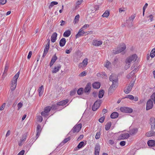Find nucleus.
Here are the masks:
<instances>
[{"mask_svg": "<svg viewBox=\"0 0 155 155\" xmlns=\"http://www.w3.org/2000/svg\"><path fill=\"white\" fill-rule=\"evenodd\" d=\"M92 85L94 88L98 89L100 87L101 84L99 82H95Z\"/></svg>", "mask_w": 155, "mask_h": 155, "instance_id": "23", "label": "nucleus"}, {"mask_svg": "<svg viewBox=\"0 0 155 155\" xmlns=\"http://www.w3.org/2000/svg\"><path fill=\"white\" fill-rule=\"evenodd\" d=\"M119 62L118 61L117 58H115L113 62V64L114 66L115 67H117L119 65Z\"/></svg>", "mask_w": 155, "mask_h": 155, "instance_id": "30", "label": "nucleus"}, {"mask_svg": "<svg viewBox=\"0 0 155 155\" xmlns=\"http://www.w3.org/2000/svg\"><path fill=\"white\" fill-rule=\"evenodd\" d=\"M5 103H3V104L0 107V110H3L5 107Z\"/></svg>", "mask_w": 155, "mask_h": 155, "instance_id": "62", "label": "nucleus"}, {"mask_svg": "<svg viewBox=\"0 0 155 155\" xmlns=\"http://www.w3.org/2000/svg\"><path fill=\"white\" fill-rule=\"evenodd\" d=\"M51 109V107H50L49 106H48V107H46L44 109V111L45 112H46L47 113H48V112H49Z\"/></svg>", "mask_w": 155, "mask_h": 155, "instance_id": "39", "label": "nucleus"}, {"mask_svg": "<svg viewBox=\"0 0 155 155\" xmlns=\"http://www.w3.org/2000/svg\"><path fill=\"white\" fill-rule=\"evenodd\" d=\"M91 83H87L84 88V92L86 93L88 92L89 91H90L91 88Z\"/></svg>", "mask_w": 155, "mask_h": 155, "instance_id": "16", "label": "nucleus"}, {"mask_svg": "<svg viewBox=\"0 0 155 155\" xmlns=\"http://www.w3.org/2000/svg\"><path fill=\"white\" fill-rule=\"evenodd\" d=\"M135 17V16L134 15H132L129 18V19L127 20H129L130 21H132V22H133V20L134 19Z\"/></svg>", "mask_w": 155, "mask_h": 155, "instance_id": "49", "label": "nucleus"}, {"mask_svg": "<svg viewBox=\"0 0 155 155\" xmlns=\"http://www.w3.org/2000/svg\"><path fill=\"white\" fill-rule=\"evenodd\" d=\"M110 81L112 82V84H118V78L117 75L114 74H112L109 77Z\"/></svg>", "mask_w": 155, "mask_h": 155, "instance_id": "4", "label": "nucleus"}, {"mask_svg": "<svg viewBox=\"0 0 155 155\" xmlns=\"http://www.w3.org/2000/svg\"><path fill=\"white\" fill-rule=\"evenodd\" d=\"M83 0H78L77 1L76 3V8H77L78 6L80 5L82 2Z\"/></svg>", "mask_w": 155, "mask_h": 155, "instance_id": "41", "label": "nucleus"}, {"mask_svg": "<svg viewBox=\"0 0 155 155\" xmlns=\"http://www.w3.org/2000/svg\"><path fill=\"white\" fill-rule=\"evenodd\" d=\"M38 91L39 93V96L42 95L44 92L43 87V85L40 87L38 89Z\"/></svg>", "mask_w": 155, "mask_h": 155, "instance_id": "28", "label": "nucleus"}, {"mask_svg": "<svg viewBox=\"0 0 155 155\" xmlns=\"http://www.w3.org/2000/svg\"><path fill=\"white\" fill-rule=\"evenodd\" d=\"M150 99L153 101L154 103L155 104V92L153 93L151 96Z\"/></svg>", "mask_w": 155, "mask_h": 155, "instance_id": "40", "label": "nucleus"}, {"mask_svg": "<svg viewBox=\"0 0 155 155\" xmlns=\"http://www.w3.org/2000/svg\"><path fill=\"white\" fill-rule=\"evenodd\" d=\"M58 58L56 56V55L55 54L52 58L51 61L50 62V67H51V66L53 65L54 63V62L55 61L57 60V59Z\"/></svg>", "mask_w": 155, "mask_h": 155, "instance_id": "18", "label": "nucleus"}, {"mask_svg": "<svg viewBox=\"0 0 155 155\" xmlns=\"http://www.w3.org/2000/svg\"><path fill=\"white\" fill-rule=\"evenodd\" d=\"M104 94V91L103 90H101L99 93L98 97L101 98L102 97Z\"/></svg>", "mask_w": 155, "mask_h": 155, "instance_id": "36", "label": "nucleus"}, {"mask_svg": "<svg viewBox=\"0 0 155 155\" xmlns=\"http://www.w3.org/2000/svg\"><path fill=\"white\" fill-rule=\"evenodd\" d=\"M110 15V12L109 11H106L103 14L102 16L104 17H108Z\"/></svg>", "mask_w": 155, "mask_h": 155, "instance_id": "37", "label": "nucleus"}, {"mask_svg": "<svg viewBox=\"0 0 155 155\" xmlns=\"http://www.w3.org/2000/svg\"><path fill=\"white\" fill-rule=\"evenodd\" d=\"M119 11L120 13H121L123 12H124L125 11V8H120L119 9Z\"/></svg>", "mask_w": 155, "mask_h": 155, "instance_id": "55", "label": "nucleus"}, {"mask_svg": "<svg viewBox=\"0 0 155 155\" xmlns=\"http://www.w3.org/2000/svg\"><path fill=\"white\" fill-rule=\"evenodd\" d=\"M89 25L88 24H85L84 25L82 28H81L82 29H85V28H87L89 27Z\"/></svg>", "mask_w": 155, "mask_h": 155, "instance_id": "59", "label": "nucleus"}, {"mask_svg": "<svg viewBox=\"0 0 155 155\" xmlns=\"http://www.w3.org/2000/svg\"><path fill=\"white\" fill-rule=\"evenodd\" d=\"M130 137L129 134L125 133L121 134L118 137V139L119 140L127 139Z\"/></svg>", "mask_w": 155, "mask_h": 155, "instance_id": "13", "label": "nucleus"}, {"mask_svg": "<svg viewBox=\"0 0 155 155\" xmlns=\"http://www.w3.org/2000/svg\"><path fill=\"white\" fill-rule=\"evenodd\" d=\"M7 2L6 0H0V5H1L5 4Z\"/></svg>", "mask_w": 155, "mask_h": 155, "instance_id": "52", "label": "nucleus"}, {"mask_svg": "<svg viewBox=\"0 0 155 155\" xmlns=\"http://www.w3.org/2000/svg\"><path fill=\"white\" fill-rule=\"evenodd\" d=\"M101 101L100 100H97L94 104L92 106V109L93 111L96 110L100 107Z\"/></svg>", "mask_w": 155, "mask_h": 155, "instance_id": "7", "label": "nucleus"}, {"mask_svg": "<svg viewBox=\"0 0 155 155\" xmlns=\"http://www.w3.org/2000/svg\"><path fill=\"white\" fill-rule=\"evenodd\" d=\"M88 60L87 58L84 59L82 62L79 63L78 67L79 68H83L86 67L88 63Z\"/></svg>", "mask_w": 155, "mask_h": 155, "instance_id": "11", "label": "nucleus"}, {"mask_svg": "<svg viewBox=\"0 0 155 155\" xmlns=\"http://www.w3.org/2000/svg\"><path fill=\"white\" fill-rule=\"evenodd\" d=\"M125 143L126 142L125 141H123L120 142V144L121 146H123L125 145Z\"/></svg>", "mask_w": 155, "mask_h": 155, "instance_id": "60", "label": "nucleus"}, {"mask_svg": "<svg viewBox=\"0 0 155 155\" xmlns=\"http://www.w3.org/2000/svg\"><path fill=\"white\" fill-rule=\"evenodd\" d=\"M135 81H134L133 82L131 83L129 85L124 89V91L126 94H128L130 92L134 85Z\"/></svg>", "mask_w": 155, "mask_h": 155, "instance_id": "6", "label": "nucleus"}, {"mask_svg": "<svg viewBox=\"0 0 155 155\" xmlns=\"http://www.w3.org/2000/svg\"><path fill=\"white\" fill-rule=\"evenodd\" d=\"M125 98H129L131 100H133L134 99V97L131 95H129L127 96Z\"/></svg>", "mask_w": 155, "mask_h": 155, "instance_id": "46", "label": "nucleus"}, {"mask_svg": "<svg viewBox=\"0 0 155 155\" xmlns=\"http://www.w3.org/2000/svg\"><path fill=\"white\" fill-rule=\"evenodd\" d=\"M48 42L47 43L44 49V52L45 53H47L49 48V44H50V40L48 39Z\"/></svg>", "mask_w": 155, "mask_h": 155, "instance_id": "20", "label": "nucleus"}, {"mask_svg": "<svg viewBox=\"0 0 155 155\" xmlns=\"http://www.w3.org/2000/svg\"><path fill=\"white\" fill-rule=\"evenodd\" d=\"M137 56L136 54H134L127 57L125 61L124 68L126 70L130 66L131 63L134 62L137 59Z\"/></svg>", "mask_w": 155, "mask_h": 155, "instance_id": "1", "label": "nucleus"}, {"mask_svg": "<svg viewBox=\"0 0 155 155\" xmlns=\"http://www.w3.org/2000/svg\"><path fill=\"white\" fill-rule=\"evenodd\" d=\"M23 104L22 103L20 102L18 104L17 106L18 107V110L20 109L22 106Z\"/></svg>", "mask_w": 155, "mask_h": 155, "instance_id": "54", "label": "nucleus"}, {"mask_svg": "<svg viewBox=\"0 0 155 155\" xmlns=\"http://www.w3.org/2000/svg\"><path fill=\"white\" fill-rule=\"evenodd\" d=\"M147 144L149 146H154L155 145V141L153 140H149L148 141Z\"/></svg>", "mask_w": 155, "mask_h": 155, "instance_id": "29", "label": "nucleus"}, {"mask_svg": "<svg viewBox=\"0 0 155 155\" xmlns=\"http://www.w3.org/2000/svg\"><path fill=\"white\" fill-rule=\"evenodd\" d=\"M25 151L24 150H21L17 155H23L25 153Z\"/></svg>", "mask_w": 155, "mask_h": 155, "instance_id": "57", "label": "nucleus"}, {"mask_svg": "<svg viewBox=\"0 0 155 155\" xmlns=\"http://www.w3.org/2000/svg\"><path fill=\"white\" fill-rule=\"evenodd\" d=\"M126 23L127 24L126 26L128 28H131L133 25V23L132 21L129 20H127Z\"/></svg>", "mask_w": 155, "mask_h": 155, "instance_id": "27", "label": "nucleus"}, {"mask_svg": "<svg viewBox=\"0 0 155 155\" xmlns=\"http://www.w3.org/2000/svg\"><path fill=\"white\" fill-rule=\"evenodd\" d=\"M153 106V102L150 99L148 100L146 104V109L147 110H148L151 109Z\"/></svg>", "mask_w": 155, "mask_h": 155, "instance_id": "9", "label": "nucleus"}, {"mask_svg": "<svg viewBox=\"0 0 155 155\" xmlns=\"http://www.w3.org/2000/svg\"><path fill=\"white\" fill-rule=\"evenodd\" d=\"M68 102V100L66 99L65 100H64L61 101L60 102L57 103V104L58 105L62 106L66 104Z\"/></svg>", "mask_w": 155, "mask_h": 155, "instance_id": "21", "label": "nucleus"}, {"mask_svg": "<svg viewBox=\"0 0 155 155\" xmlns=\"http://www.w3.org/2000/svg\"><path fill=\"white\" fill-rule=\"evenodd\" d=\"M118 84H112L108 90L109 94H112L116 90L118 86Z\"/></svg>", "mask_w": 155, "mask_h": 155, "instance_id": "8", "label": "nucleus"}, {"mask_svg": "<svg viewBox=\"0 0 155 155\" xmlns=\"http://www.w3.org/2000/svg\"><path fill=\"white\" fill-rule=\"evenodd\" d=\"M77 91V90L75 89H73L71 91L70 93V95L71 96L74 95L76 93Z\"/></svg>", "mask_w": 155, "mask_h": 155, "instance_id": "43", "label": "nucleus"}, {"mask_svg": "<svg viewBox=\"0 0 155 155\" xmlns=\"http://www.w3.org/2000/svg\"><path fill=\"white\" fill-rule=\"evenodd\" d=\"M43 120L42 117L41 116H39L38 117V120L39 122H41Z\"/></svg>", "mask_w": 155, "mask_h": 155, "instance_id": "56", "label": "nucleus"}, {"mask_svg": "<svg viewBox=\"0 0 155 155\" xmlns=\"http://www.w3.org/2000/svg\"><path fill=\"white\" fill-rule=\"evenodd\" d=\"M84 144V142L83 141L80 142L77 146L78 148L79 149L81 148L83 146Z\"/></svg>", "mask_w": 155, "mask_h": 155, "instance_id": "45", "label": "nucleus"}, {"mask_svg": "<svg viewBox=\"0 0 155 155\" xmlns=\"http://www.w3.org/2000/svg\"><path fill=\"white\" fill-rule=\"evenodd\" d=\"M150 124L151 125V128L152 130L155 129V119L154 117H151L150 120Z\"/></svg>", "mask_w": 155, "mask_h": 155, "instance_id": "12", "label": "nucleus"}, {"mask_svg": "<svg viewBox=\"0 0 155 155\" xmlns=\"http://www.w3.org/2000/svg\"><path fill=\"white\" fill-rule=\"evenodd\" d=\"M70 140V137H68L64 140L62 141V143H66L69 140Z\"/></svg>", "mask_w": 155, "mask_h": 155, "instance_id": "48", "label": "nucleus"}, {"mask_svg": "<svg viewBox=\"0 0 155 155\" xmlns=\"http://www.w3.org/2000/svg\"><path fill=\"white\" fill-rule=\"evenodd\" d=\"M61 67L60 65H59L57 67H55L54 70L52 71V72L54 73H56L57 72Z\"/></svg>", "mask_w": 155, "mask_h": 155, "instance_id": "33", "label": "nucleus"}, {"mask_svg": "<svg viewBox=\"0 0 155 155\" xmlns=\"http://www.w3.org/2000/svg\"><path fill=\"white\" fill-rule=\"evenodd\" d=\"M19 71L18 72L14 77L13 80L11 81L12 86L11 87L10 89L13 91L15 89L17 83V80L19 75Z\"/></svg>", "mask_w": 155, "mask_h": 155, "instance_id": "2", "label": "nucleus"}, {"mask_svg": "<svg viewBox=\"0 0 155 155\" xmlns=\"http://www.w3.org/2000/svg\"><path fill=\"white\" fill-rule=\"evenodd\" d=\"M41 131V126L40 125H38L37 127V134L36 136L37 137V138L39 135Z\"/></svg>", "mask_w": 155, "mask_h": 155, "instance_id": "22", "label": "nucleus"}, {"mask_svg": "<svg viewBox=\"0 0 155 155\" xmlns=\"http://www.w3.org/2000/svg\"><path fill=\"white\" fill-rule=\"evenodd\" d=\"M48 113L45 111H42L41 113V115L42 116L44 117H47L48 116Z\"/></svg>", "mask_w": 155, "mask_h": 155, "instance_id": "47", "label": "nucleus"}, {"mask_svg": "<svg viewBox=\"0 0 155 155\" xmlns=\"http://www.w3.org/2000/svg\"><path fill=\"white\" fill-rule=\"evenodd\" d=\"M71 31L70 30H68L64 32L63 34V36L64 37H68L70 35Z\"/></svg>", "mask_w": 155, "mask_h": 155, "instance_id": "31", "label": "nucleus"}, {"mask_svg": "<svg viewBox=\"0 0 155 155\" xmlns=\"http://www.w3.org/2000/svg\"><path fill=\"white\" fill-rule=\"evenodd\" d=\"M79 17L80 16L79 15H77L75 16L74 21V24L78 22Z\"/></svg>", "mask_w": 155, "mask_h": 155, "instance_id": "38", "label": "nucleus"}, {"mask_svg": "<svg viewBox=\"0 0 155 155\" xmlns=\"http://www.w3.org/2000/svg\"><path fill=\"white\" fill-rule=\"evenodd\" d=\"M150 56L152 58H153L155 56V48L151 51Z\"/></svg>", "mask_w": 155, "mask_h": 155, "instance_id": "34", "label": "nucleus"}, {"mask_svg": "<svg viewBox=\"0 0 155 155\" xmlns=\"http://www.w3.org/2000/svg\"><path fill=\"white\" fill-rule=\"evenodd\" d=\"M126 48L125 44L123 43L118 48L117 50H113V53L114 54H117L124 51Z\"/></svg>", "mask_w": 155, "mask_h": 155, "instance_id": "3", "label": "nucleus"}, {"mask_svg": "<svg viewBox=\"0 0 155 155\" xmlns=\"http://www.w3.org/2000/svg\"><path fill=\"white\" fill-rule=\"evenodd\" d=\"M111 125V122L108 123L106 125L105 127V129L106 130H108L110 128Z\"/></svg>", "mask_w": 155, "mask_h": 155, "instance_id": "35", "label": "nucleus"}, {"mask_svg": "<svg viewBox=\"0 0 155 155\" xmlns=\"http://www.w3.org/2000/svg\"><path fill=\"white\" fill-rule=\"evenodd\" d=\"M111 64V63L109 61H107L106 63L104 65V66L107 68H110V65Z\"/></svg>", "mask_w": 155, "mask_h": 155, "instance_id": "42", "label": "nucleus"}, {"mask_svg": "<svg viewBox=\"0 0 155 155\" xmlns=\"http://www.w3.org/2000/svg\"><path fill=\"white\" fill-rule=\"evenodd\" d=\"M102 44L101 41L98 40H94L93 41L92 44L95 46H98L101 45Z\"/></svg>", "mask_w": 155, "mask_h": 155, "instance_id": "14", "label": "nucleus"}, {"mask_svg": "<svg viewBox=\"0 0 155 155\" xmlns=\"http://www.w3.org/2000/svg\"><path fill=\"white\" fill-rule=\"evenodd\" d=\"M84 31L83 30V29L81 28L80 29L78 33L76 35V38H78L80 36H82L83 35V34L85 33Z\"/></svg>", "mask_w": 155, "mask_h": 155, "instance_id": "17", "label": "nucleus"}, {"mask_svg": "<svg viewBox=\"0 0 155 155\" xmlns=\"http://www.w3.org/2000/svg\"><path fill=\"white\" fill-rule=\"evenodd\" d=\"M104 118H105L104 117H101L99 120V122L100 123H103L104 120Z\"/></svg>", "mask_w": 155, "mask_h": 155, "instance_id": "53", "label": "nucleus"}, {"mask_svg": "<svg viewBox=\"0 0 155 155\" xmlns=\"http://www.w3.org/2000/svg\"><path fill=\"white\" fill-rule=\"evenodd\" d=\"M100 132L97 133L96 136L95 138L96 139H98L99 138L100 136Z\"/></svg>", "mask_w": 155, "mask_h": 155, "instance_id": "50", "label": "nucleus"}, {"mask_svg": "<svg viewBox=\"0 0 155 155\" xmlns=\"http://www.w3.org/2000/svg\"><path fill=\"white\" fill-rule=\"evenodd\" d=\"M27 133H25L24 134L22 137L21 139V142H23L25 141L26 140V137L27 136Z\"/></svg>", "mask_w": 155, "mask_h": 155, "instance_id": "32", "label": "nucleus"}, {"mask_svg": "<svg viewBox=\"0 0 155 155\" xmlns=\"http://www.w3.org/2000/svg\"><path fill=\"white\" fill-rule=\"evenodd\" d=\"M60 22L61 23L60 25L61 26L64 25L66 23V22L62 20L60 21Z\"/></svg>", "mask_w": 155, "mask_h": 155, "instance_id": "61", "label": "nucleus"}, {"mask_svg": "<svg viewBox=\"0 0 155 155\" xmlns=\"http://www.w3.org/2000/svg\"><path fill=\"white\" fill-rule=\"evenodd\" d=\"M83 92V88H80L77 91V93L78 95H81Z\"/></svg>", "mask_w": 155, "mask_h": 155, "instance_id": "44", "label": "nucleus"}, {"mask_svg": "<svg viewBox=\"0 0 155 155\" xmlns=\"http://www.w3.org/2000/svg\"><path fill=\"white\" fill-rule=\"evenodd\" d=\"M66 43V39L64 38H62L60 41L59 44L61 47L64 46Z\"/></svg>", "mask_w": 155, "mask_h": 155, "instance_id": "25", "label": "nucleus"}, {"mask_svg": "<svg viewBox=\"0 0 155 155\" xmlns=\"http://www.w3.org/2000/svg\"><path fill=\"white\" fill-rule=\"evenodd\" d=\"M57 33L54 32L51 37V41L52 42H54L56 40L57 37Z\"/></svg>", "mask_w": 155, "mask_h": 155, "instance_id": "19", "label": "nucleus"}, {"mask_svg": "<svg viewBox=\"0 0 155 155\" xmlns=\"http://www.w3.org/2000/svg\"><path fill=\"white\" fill-rule=\"evenodd\" d=\"M119 115L118 113L116 112H114L112 113L110 115V117L111 118L114 119L117 118Z\"/></svg>", "mask_w": 155, "mask_h": 155, "instance_id": "26", "label": "nucleus"}, {"mask_svg": "<svg viewBox=\"0 0 155 155\" xmlns=\"http://www.w3.org/2000/svg\"><path fill=\"white\" fill-rule=\"evenodd\" d=\"M147 137H151L155 136V132L152 130L149 131L146 134Z\"/></svg>", "mask_w": 155, "mask_h": 155, "instance_id": "24", "label": "nucleus"}, {"mask_svg": "<svg viewBox=\"0 0 155 155\" xmlns=\"http://www.w3.org/2000/svg\"><path fill=\"white\" fill-rule=\"evenodd\" d=\"M94 155H99V152L100 150V145L99 144H96L95 147Z\"/></svg>", "mask_w": 155, "mask_h": 155, "instance_id": "15", "label": "nucleus"}, {"mask_svg": "<svg viewBox=\"0 0 155 155\" xmlns=\"http://www.w3.org/2000/svg\"><path fill=\"white\" fill-rule=\"evenodd\" d=\"M32 52L31 51H30L29 52L27 57L28 59H29L30 58L32 55Z\"/></svg>", "mask_w": 155, "mask_h": 155, "instance_id": "63", "label": "nucleus"}, {"mask_svg": "<svg viewBox=\"0 0 155 155\" xmlns=\"http://www.w3.org/2000/svg\"><path fill=\"white\" fill-rule=\"evenodd\" d=\"M82 127V124H79L75 126L73 129L72 131L73 133L78 132L80 130Z\"/></svg>", "mask_w": 155, "mask_h": 155, "instance_id": "10", "label": "nucleus"}, {"mask_svg": "<svg viewBox=\"0 0 155 155\" xmlns=\"http://www.w3.org/2000/svg\"><path fill=\"white\" fill-rule=\"evenodd\" d=\"M99 9V7L98 6H95V7H93L92 9V11H94V10L95 11Z\"/></svg>", "mask_w": 155, "mask_h": 155, "instance_id": "58", "label": "nucleus"}, {"mask_svg": "<svg viewBox=\"0 0 155 155\" xmlns=\"http://www.w3.org/2000/svg\"><path fill=\"white\" fill-rule=\"evenodd\" d=\"M149 17L150 18L149 20H150V21H152L153 20V16L152 15H151L149 16Z\"/></svg>", "mask_w": 155, "mask_h": 155, "instance_id": "64", "label": "nucleus"}, {"mask_svg": "<svg viewBox=\"0 0 155 155\" xmlns=\"http://www.w3.org/2000/svg\"><path fill=\"white\" fill-rule=\"evenodd\" d=\"M120 110L121 112L126 113H130L133 112V110L128 107H121Z\"/></svg>", "mask_w": 155, "mask_h": 155, "instance_id": "5", "label": "nucleus"}, {"mask_svg": "<svg viewBox=\"0 0 155 155\" xmlns=\"http://www.w3.org/2000/svg\"><path fill=\"white\" fill-rule=\"evenodd\" d=\"M72 50V47H71L69 49L66 50L65 52L66 54H69L70 53L71 51Z\"/></svg>", "mask_w": 155, "mask_h": 155, "instance_id": "51", "label": "nucleus"}]
</instances>
